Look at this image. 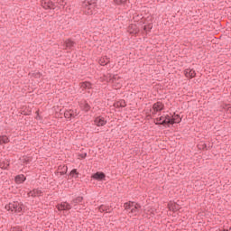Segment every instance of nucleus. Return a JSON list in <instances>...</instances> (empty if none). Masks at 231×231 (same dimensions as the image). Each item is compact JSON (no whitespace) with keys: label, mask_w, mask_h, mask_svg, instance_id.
<instances>
[{"label":"nucleus","mask_w":231,"mask_h":231,"mask_svg":"<svg viewBox=\"0 0 231 231\" xmlns=\"http://www.w3.org/2000/svg\"><path fill=\"white\" fill-rule=\"evenodd\" d=\"M170 210H176L178 208H176V204H168Z\"/></svg>","instance_id":"nucleus-30"},{"label":"nucleus","mask_w":231,"mask_h":231,"mask_svg":"<svg viewBox=\"0 0 231 231\" xmlns=\"http://www.w3.org/2000/svg\"><path fill=\"white\" fill-rule=\"evenodd\" d=\"M75 44H77L75 42L72 40H67L63 43V49L64 50H73L75 48Z\"/></svg>","instance_id":"nucleus-8"},{"label":"nucleus","mask_w":231,"mask_h":231,"mask_svg":"<svg viewBox=\"0 0 231 231\" xmlns=\"http://www.w3.org/2000/svg\"><path fill=\"white\" fill-rule=\"evenodd\" d=\"M181 122V117H180V115L174 114L171 116V125H174V124H180Z\"/></svg>","instance_id":"nucleus-18"},{"label":"nucleus","mask_w":231,"mask_h":231,"mask_svg":"<svg viewBox=\"0 0 231 231\" xmlns=\"http://www.w3.org/2000/svg\"><path fill=\"white\" fill-rule=\"evenodd\" d=\"M94 124L97 127H104V125H106V124H107V120H106V118H104L102 116H97L95 118Z\"/></svg>","instance_id":"nucleus-7"},{"label":"nucleus","mask_w":231,"mask_h":231,"mask_svg":"<svg viewBox=\"0 0 231 231\" xmlns=\"http://www.w3.org/2000/svg\"><path fill=\"white\" fill-rule=\"evenodd\" d=\"M143 30H144V32H151V30H152V23L144 25Z\"/></svg>","instance_id":"nucleus-27"},{"label":"nucleus","mask_w":231,"mask_h":231,"mask_svg":"<svg viewBox=\"0 0 231 231\" xmlns=\"http://www.w3.org/2000/svg\"><path fill=\"white\" fill-rule=\"evenodd\" d=\"M14 181L18 185L21 183H24V181H26V177H24V175H23V174L17 175L14 179Z\"/></svg>","instance_id":"nucleus-17"},{"label":"nucleus","mask_w":231,"mask_h":231,"mask_svg":"<svg viewBox=\"0 0 231 231\" xmlns=\"http://www.w3.org/2000/svg\"><path fill=\"white\" fill-rule=\"evenodd\" d=\"M5 210L15 212V214H19L24 210V205L21 202H11L5 205Z\"/></svg>","instance_id":"nucleus-3"},{"label":"nucleus","mask_w":231,"mask_h":231,"mask_svg":"<svg viewBox=\"0 0 231 231\" xmlns=\"http://www.w3.org/2000/svg\"><path fill=\"white\" fill-rule=\"evenodd\" d=\"M32 76H34L35 79H39L41 77V73L36 72V73H33Z\"/></svg>","instance_id":"nucleus-33"},{"label":"nucleus","mask_w":231,"mask_h":231,"mask_svg":"<svg viewBox=\"0 0 231 231\" xmlns=\"http://www.w3.org/2000/svg\"><path fill=\"white\" fill-rule=\"evenodd\" d=\"M124 207L125 209H126L129 214H133V216L138 215V213L140 212V208H142V206H140V204H136L131 201L125 203Z\"/></svg>","instance_id":"nucleus-4"},{"label":"nucleus","mask_w":231,"mask_h":231,"mask_svg":"<svg viewBox=\"0 0 231 231\" xmlns=\"http://www.w3.org/2000/svg\"><path fill=\"white\" fill-rule=\"evenodd\" d=\"M79 156V158L84 160L86 158V156H88V153L87 152H83V153H80Z\"/></svg>","instance_id":"nucleus-32"},{"label":"nucleus","mask_w":231,"mask_h":231,"mask_svg":"<svg viewBox=\"0 0 231 231\" xmlns=\"http://www.w3.org/2000/svg\"><path fill=\"white\" fill-rule=\"evenodd\" d=\"M138 32H140L138 30V26L134 23H132L128 26V32L131 34V35H136V33H138Z\"/></svg>","instance_id":"nucleus-10"},{"label":"nucleus","mask_w":231,"mask_h":231,"mask_svg":"<svg viewBox=\"0 0 231 231\" xmlns=\"http://www.w3.org/2000/svg\"><path fill=\"white\" fill-rule=\"evenodd\" d=\"M82 6L87 15H93L95 14V8H97V0H86L83 2Z\"/></svg>","instance_id":"nucleus-2"},{"label":"nucleus","mask_w":231,"mask_h":231,"mask_svg":"<svg viewBox=\"0 0 231 231\" xmlns=\"http://www.w3.org/2000/svg\"><path fill=\"white\" fill-rule=\"evenodd\" d=\"M117 79H118V75H114V76L110 79V80H112V82L115 84V82H116Z\"/></svg>","instance_id":"nucleus-31"},{"label":"nucleus","mask_w":231,"mask_h":231,"mask_svg":"<svg viewBox=\"0 0 231 231\" xmlns=\"http://www.w3.org/2000/svg\"><path fill=\"white\" fill-rule=\"evenodd\" d=\"M10 142V139L6 137V135L0 136V145H3V143H8Z\"/></svg>","instance_id":"nucleus-22"},{"label":"nucleus","mask_w":231,"mask_h":231,"mask_svg":"<svg viewBox=\"0 0 231 231\" xmlns=\"http://www.w3.org/2000/svg\"><path fill=\"white\" fill-rule=\"evenodd\" d=\"M12 231H21V228H19V227H13Z\"/></svg>","instance_id":"nucleus-34"},{"label":"nucleus","mask_w":231,"mask_h":231,"mask_svg":"<svg viewBox=\"0 0 231 231\" xmlns=\"http://www.w3.org/2000/svg\"><path fill=\"white\" fill-rule=\"evenodd\" d=\"M79 115L77 112H74L73 110H66L64 112L65 118H75Z\"/></svg>","instance_id":"nucleus-15"},{"label":"nucleus","mask_w":231,"mask_h":231,"mask_svg":"<svg viewBox=\"0 0 231 231\" xmlns=\"http://www.w3.org/2000/svg\"><path fill=\"white\" fill-rule=\"evenodd\" d=\"M58 210H71V204L68 202H62L61 204H58L57 206Z\"/></svg>","instance_id":"nucleus-9"},{"label":"nucleus","mask_w":231,"mask_h":231,"mask_svg":"<svg viewBox=\"0 0 231 231\" xmlns=\"http://www.w3.org/2000/svg\"><path fill=\"white\" fill-rule=\"evenodd\" d=\"M163 103L158 101L152 105V115H156V113H160V111H163Z\"/></svg>","instance_id":"nucleus-6"},{"label":"nucleus","mask_w":231,"mask_h":231,"mask_svg":"<svg viewBox=\"0 0 231 231\" xmlns=\"http://www.w3.org/2000/svg\"><path fill=\"white\" fill-rule=\"evenodd\" d=\"M162 125H172V117L169 115L164 116V120L159 123Z\"/></svg>","instance_id":"nucleus-13"},{"label":"nucleus","mask_w":231,"mask_h":231,"mask_svg":"<svg viewBox=\"0 0 231 231\" xmlns=\"http://www.w3.org/2000/svg\"><path fill=\"white\" fill-rule=\"evenodd\" d=\"M84 199V198L82 197H78L76 199H74L71 201V205H73V207H77V205H79V203H82V200Z\"/></svg>","instance_id":"nucleus-20"},{"label":"nucleus","mask_w":231,"mask_h":231,"mask_svg":"<svg viewBox=\"0 0 231 231\" xmlns=\"http://www.w3.org/2000/svg\"><path fill=\"white\" fill-rule=\"evenodd\" d=\"M117 107H125V101H120L116 104Z\"/></svg>","instance_id":"nucleus-29"},{"label":"nucleus","mask_w":231,"mask_h":231,"mask_svg":"<svg viewBox=\"0 0 231 231\" xmlns=\"http://www.w3.org/2000/svg\"><path fill=\"white\" fill-rule=\"evenodd\" d=\"M28 196H31L32 198H39V196H42V190L34 189L28 193Z\"/></svg>","instance_id":"nucleus-12"},{"label":"nucleus","mask_w":231,"mask_h":231,"mask_svg":"<svg viewBox=\"0 0 231 231\" xmlns=\"http://www.w3.org/2000/svg\"><path fill=\"white\" fill-rule=\"evenodd\" d=\"M9 166L10 164L8 162H0V169L6 170Z\"/></svg>","instance_id":"nucleus-25"},{"label":"nucleus","mask_w":231,"mask_h":231,"mask_svg":"<svg viewBox=\"0 0 231 231\" xmlns=\"http://www.w3.org/2000/svg\"><path fill=\"white\" fill-rule=\"evenodd\" d=\"M62 171H60V176H64L68 172V166H62Z\"/></svg>","instance_id":"nucleus-28"},{"label":"nucleus","mask_w":231,"mask_h":231,"mask_svg":"<svg viewBox=\"0 0 231 231\" xmlns=\"http://www.w3.org/2000/svg\"><path fill=\"white\" fill-rule=\"evenodd\" d=\"M114 3L118 6H124V8H127L129 6V0H114Z\"/></svg>","instance_id":"nucleus-14"},{"label":"nucleus","mask_w":231,"mask_h":231,"mask_svg":"<svg viewBox=\"0 0 231 231\" xmlns=\"http://www.w3.org/2000/svg\"><path fill=\"white\" fill-rule=\"evenodd\" d=\"M41 5L44 10H55L57 6H66V1L64 0H54L51 2V0H42Z\"/></svg>","instance_id":"nucleus-1"},{"label":"nucleus","mask_w":231,"mask_h":231,"mask_svg":"<svg viewBox=\"0 0 231 231\" xmlns=\"http://www.w3.org/2000/svg\"><path fill=\"white\" fill-rule=\"evenodd\" d=\"M163 120H164V116H162L161 117H158L157 119H156V125H162V122H163Z\"/></svg>","instance_id":"nucleus-26"},{"label":"nucleus","mask_w":231,"mask_h":231,"mask_svg":"<svg viewBox=\"0 0 231 231\" xmlns=\"http://www.w3.org/2000/svg\"><path fill=\"white\" fill-rule=\"evenodd\" d=\"M92 86L93 85L90 82H88V81L80 83V88L83 90L84 89H91Z\"/></svg>","instance_id":"nucleus-19"},{"label":"nucleus","mask_w":231,"mask_h":231,"mask_svg":"<svg viewBox=\"0 0 231 231\" xmlns=\"http://www.w3.org/2000/svg\"><path fill=\"white\" fill-rule=\"evenodd\" d=\"M99 212H106V214H111V207L110 206H106V205H101L98 208Z\"/></svg>","instance_id":"nucleus-16"},{"label":"nucleus","mask_w":231,"mask_h":231,"mask_svg":"<svg viewBox=\"0 0 231 231\" xmlns=\"http://www.w3.org/2000/svg\"><path fill=\"white\" fill-rule=\"evenodd\" d=\"M80 107L83 111H85L86 113H88V111H89V109H91V106H89V104L84 102L81 103Z\"/></svg>","instance_id":"nucleus-21"},{"label":"nucleus","mask_w":231,"mask_h":231,"mask_svg":"<svg viewBox=\"0 0 231 231\" xmlns=\"http://www.w3.org/2000/svg\"><path fill=\"white\" fill-rule=\"evenodd\" d=\"M108 62H109V60H108V59H104V58H102V59L99 60V64H100L101 66H106V64H107Z\"/></svg>","instance_id":"nucleus-24"},{"label":"nucleus","mask_w":231,"mask_h":231,"mask_svg":"<svg viewBox=\"0 0 231 231\" xmlns=\"http://www.w3.org/2000/svg\"><path fill=\"white\" fill-rule=\"evenodd\" d=\"M184 75L187 79H194V77H196V70L192 69H186L184 70Z\"/></svg>","instance_id":"nucleus-11"},{"label":"nucleus","mask_w":231,"mask_h":231,"mask_svg":"<svg viewBox=\"0 0 231 231\" xmlns=\"http://www.w3.org/2000/svg\"><path fill=\"white\" fill-rule=\"evenodd\" d=\"M91 179L96 180L97 181H106V173L102 171H97L91 175Z\"/></svg>","instance_id":"nucleus-5"},{"label":"nucleus","mask_w":231,"mask_h":231,"mask_svg":"<svg viewBox=\"0 0 231 231\" xmlns=\"http://www.w3.org/2000/svg\"><path fill=\"white\" fill-rule=\"evenodd\" d=\"M79 172L77 171V169H73L71 171H70V176L72 177V178H75V179H77V178H79Z\"/></svg>","instance_id":"nucleus-23"}]
</instances>
